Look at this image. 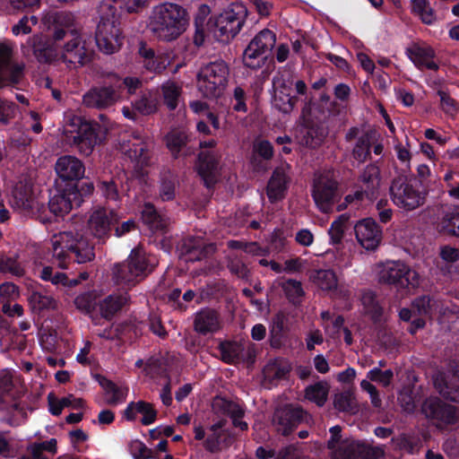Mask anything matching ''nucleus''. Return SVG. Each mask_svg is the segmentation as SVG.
I'll use <instances>...</instances> for the list:
<instances>
[{
	"label": "nucleus",
	"instance_id": "50",
	"mask_svg": "<svg viewBox=\"0 0 459 459\" xmlns=\"http://www.w3.org/2000/svg\"><path fill=\"white\" fill-rule=\"evenodd\" d=\"M224 426V422L220 420L214 423L209 429V435L204 441V447L210 452H217L220 450V439L221 437V429Z\"/></svg>",
	"mask_w": 459,
	"mask_h": 459
},
{
	"label": "nucleus",
	"instance_id": "18",
	"mask_svg": "<svg viewBox=\"0 0 459 459\" xmlns=\"http://www.w3.org/2000/svg\"><path fill=\"white\" fill-rule=\"evenodd\" d=\"M56 174L63 180H76L83 177L85 169L82 162L74 156L65 155L57 159L55 166Z\"/></svg>",
	"mask_w": 459,
	"mask_h": 459
},
{
	"label": "nucleus",
	"instance_id": "59",
	"mask_svg": "<svg viewBox=\"0 0 459 459\" xmlns=\"http://www.w3.org/2000/svg\"><path fill=\"white\" fill-rule=\"evenodd\" d=\"M13 48L6 43H0V88L4 86V71L9 65Z\"/></svg>",
	"mask_w": 459,
	"mask_h": 459
},
{
	"label": "nucleus",
	"instance_id": "39",
	"mask_svg": "<svg viewBox=\"0 0 459 459\" xmlns=\"http://www.w3.org/2000/svg\"><path fill=\"white\" fill-rule=\"evenodd\" d=\"M127 301V298L123 295H109L100 301V312L105 318L113 316L124 304Z\"/></svg>",
	"mask_w": 459,
	"mask_h": 459
},
{
	"label": "nucleus",
	"instance_id": "40",
	"mask_svg": "<svg viewBox=\"0 0 459 459\" xmlns=\"http://www.w3.org/2000/svg\"><path fill=\"white\" fill-rule=\"evenodd\" d=\"M215 404L221 406L224 409V411L232 419V422L235 427L239 428L241 430L247 429V423L246 421L240 420L244 415V411L238 404L221 398L216 399Z\"/></svg>",
	"mask_w": 459,
	"mask_h": 459
},
{
	"label": "nucleus",
	"instance_id": "20",
	"mask_svg": "<svg viewBox=\"0 0 459 459\" xmlns=\"http://www.w3.org/2000/svg\"><path fill=\"white\" fill-rule=\"evenodd\" d=\"M273 106L279 111L288 114L294 108L296 98L290 97V88L281 80L273 81Z\"/></svg>",
	"mask_w": 459,
	"mask_h": 459
},
{
	"label": "nucleus",
	"instance_id": "19",
	"mask_svg": "<svg viewBox=\"0 0 459 459\" xmlns=\"http://www.w3.org/2000/svg\"><path fill=\"white\" fill-rule=\"evenodd\" d=\"M303 414L304 411L299 407H286L278 410L273 419L276 430L282 435H288L302 420Z\"/></svg>",
	"mask_w": 459,
	"mask_h": 459
},
{
	"label": "nucleus",
	"instance_id": "52",
	"mask_svg": "<svg viewBox=\"0 0 459 459\" xmlns=\"http://www.w3.org/2000/svg\"><path fill=\"white\" fill-rule=\"evenodd\" d=\"M438 227L440 230L459 237V213H446L441 219Z\"/></svg>",
	"mask_w": 459,
	"mask_h": 459
},
{
	"label": "nucleus",
	"instance_id": "33",
	"mask_svg": "<svg viewBox=\"0 0 459 459\" xmlns=\"http://www.w3.org/2000/svg\"><path fill=\"white\" fill-rule=\"evenodd\" d=\"M312 281L324 291H334L338 287V279L333 270H316L311 275Z\"/></svg>",
	"mask_w": 459,
	"mask_h": 459
},
{
	"label": "nucleus",
	"instance_id": "1",
	"mask_svg": "<svg viewBox=\"0 0 459 459\" xmlns=\"http://www.w3.org/2000/svg\"><path fill=\"white\" fill-rule=\"evenodd\" d=\"M187 22V13L183 7L176 4H163L152 10L148 28L157 39L170 41L185 31Z\"/></svg>",
	"mask_w": 459,
	"mask_h": 459
},
{
	"label": "nucleus",
	"instance_id": "10",
	"mask_svg": "<svg viewBox=\"0 0 459 459\" xmlns=\"http://www.w3.org/2000/svg\"><path fill=\"white\" fill-rule=\"evenodd\" d=\"M336 189L337 181L333 172L325 171L316 174L312 195L321 212H329L332 210Z\"/></svg>",
	"mask_w": 459,
	"mask_h": 459
},
{
	"label": "nucleus",
	"instance_id": "34",
	"mask_svg": "<svg viewBox=\"0 0 459 459\" xmlns=\"http://www.w3.org/2000/svg\"><path fill=\"white\" fill-rule=\"evenodd\" d=\"M49 411L53 415H59L64 408L79 409L83 406V400L70 394L62 399L56 398L53 394L48 395Z\"/></svg>",
	"mask_w": 459,
	"mask_h": 459
},
{
	"label": "nucleus",
	"instance_id": "27",
	"mask_svg": "<svg viewBox=\"0 0 459 459\" xmlns=\"http://www.w3.org/2000/svg\"><path fill=\"white\" fill-rule=\"evenodd\" d=\"M137 413H141L143 415L141 421L143 425H150L156 420V411L151 403L143 401L130 403L124 411V415L127 420H134Z\"/></svg>",
	"mask_w": 459,
	"mask_h": 459
},
{
	"label": "nucleus",
	"instance_id": "57",
	"mask_svg": "<svg viewBox=\"0 0 459 459\" xmlns=\"http://www.w3.org/2000/svg\"><path fill=\"white\" fill-rule=\"evenodd\" d=\"M0 272L8 273L14 276H22L24 274V269L22 264L11 257L0 258Z\"/></svg>",
	"mask_w": 459,
	"mask_h": 459
},
{
	"label": "nucleus",
	"instance_id": "16",
	"mask_svg": "<svg viewBox=\"0 0 459 459\" xmlns=\"http://www.w3.org/2000/svg\"><path fill=\"white\" fill-rule=\"evenodd\" d=\"M361 182L363 184V190L357 191L353 195H347L345 198L346 202L351 203L354 199L362 200L364 196L368 199L373 198L380 186L378 168L374 165L368 166L361 175Z\"/></svg>",
	"mask_w": 459,
	"mask_h": 459
},
{
	"label": "nucleus",
	"instance_id": "56",
	"mask_svg": "<svg viewBox=\"0 0 459 459\" xmlns=\"http://www.w3.org/2000/svg\"><path fill=\"white\" fill-rule=\"evenodd\" d=\"M361 302L364 307L365 313L371 316L373 319L378 318L381 315V307L376 301L372 292H365L361 297Z\"/></svg>",
	"mask_w": 459,
	"mask_h": 459
},
{
	"label": "nucleus",
	"instance_id": "51",
	"mask_svg": "<svg viewBox=\"0 0 459 459\" xmlns=\"http://www.w3.org/2000/svg\"><path fill=\"white\" fill-rule=\"evenodd\" d=\"M100 297L97 291L82 293L75 298L74 304L78 309L90 313L95 308Z\"/></svg>",
	"mask_w": 459,
	"mask_h": 459
},
{
	"label": "nucleus",
	"instance_id": "64",
	"mask_svg": "<svg viewBox=\"0 0 459 459\" xmlns=\"http://www.w3.org/2000/svg\"><path fill=\"white\" fill-rule=\"evenodd\" d=\"M441 108L448 115L453 116L457 112V105L454 99L444 91H439Z\"/></svg>",
	"mask_w": 459,
	"mask_h": 459
},
{
	"label": "nucleus",
	"instance_id": "28",
	"mask_svg": "<svg viewBox=\"0 0 459 459\" xmlns=\"http://www.w3.org/2000/svg\"><path fill=\"white\" fill-rule=\"evenodd\" d=\"M434 385L442 395L455 401L457 399L455 394L459 390V371L451 376L437 375L434 378Z\"/></svg>",
	"mask_w": 459,
	"mask_h": 459
},
{
	"label": "nucleus",
	"instance_id": "6",
	"mask_svg": "<svg viewBox=\"0 0 459 459\" xmlns=\"http://www.w3.org/2000/svg\"><path fill=\"white\" fill-rule=\"evenodd\" d=\"M246 14L245 7L242 4H236L221 13L214 21L210 22L208 30L217 40L228 42L240 30Z\"/></svg>",
	"mask_w": 459,
	"mask_h": 459
},
{
	"label": "nucleus",
	"instance_id": "26",
	"mask_svg": "<svg viewBox=\"0 0 459 459\" xmlns=\"http://www.w3.org/2000/svg\"><path fill=\"white\" fill-rule=\"evenodd\" d=\"M220 321L215 311L204 309L198 312L195 318V330L201 334L213 333L220 329Z\"/></svg>",
	"mask_w": 459,
	"mask_h": 459
},
{
	"label": "nucleus",
	"instance_id": "60",
	"mask_svg": "<svg viewBox=\"0 0 459 459\" xmlns=\"http://www.w3.org/2000/svg\"><path fill=\"white\" fill-rule=\"evenodd\" d=\"M24 65L22 64H13L8 65L4 71V86L6 83H18L22 77Z\"/></svg>",
	"mask_w": 459,
	"mask_h": 459
},
{
	"label": "nucleus",
	"instance_id": "8",
	"mask_svg": "<svg viewBox=\"0 0 459 459\" xmlns=\"http://www.w3.org/2000/svg\"><path fill=\"white\" fill-rule=\"evenodd\" d=\"M229 69L223 61H215L201 69L197 76V87L205 97H219L227 84Z\"/></svg>",
	"mask_w": 459,
	"mask_h": 459
},
{
	"label": "nucleus",
	"instance_id": "35",
	"mask_svg": "<svg viewBox=\"0 0 459 459\" xmlns=\"http://www.w3.org/2000/svg\"><path fill=\"white\" fill-rule=\"evenodd\" d=\"M417 312L419 316H430L434 313L445 314L443 304L439 300L432 299L429 297L417 299L413 303V313Z\"/></svg>",
	"mask_w": 459,
	"mask_h": 459
},
{
	"label": "nucleus",
	"instance_id": "31",
	"mask_svg": "<svg viewBox=\"0 0 459 459\" xmlns=\"http://www.w3.org/2000/svg\"><path fill=\"white\" fill-rule=\"evenodd\" d=\"M75 195L76 193L72 190L54 195L48 204L50 212L60 217L69 213L73 208L72 199Z\"/></svg>",
	"mask_w": 459,
	"mask_h": 459
},
{
	"label": "nucleus",
	"instance_id": "36",
	"mask_svg": "<svg viewBox=\"0 0 459 459\" xmlns=\"http://www.w3.org/2000/svg\"><path fill=\"white\" fill-rule=\"evenodd\" d=\"M276 36L270 30L264 29L257 33L248 46L264 56L275 45Z\"/></svg>",
	"mask_w": 459,
	"mask_h": 459
},
{
	"label": "nucleus",
	"instance_id": "43",
	"mask_svg": "<svg viewBox=\"0 0 459 459\" xmlns=\"http://www.w3.org/2000/svg\"><path fill=\"white\" fill-rule=\"evenodd\" d=\"M100 385L108 395V403L109 404L115 405L126 400L128 393V389L126 387L117 386L111 381L105 378L100 381Z\"/></svg>",
	"mask_w": 459,
	"mask_h": 459
},
{
	"label": "nucleus",
	"instance_id": "47",
	"mask_svg": "<svg viewBox=\"0 0 459 459\" xmlns=\"http://www.w3.org/2000/svg\"><path fill=\"white\" fill-rule=\"evenodd\" d=\"M28 450L30 453L31 459H48L45 453L48 452L52 455L56 454V440L55 438H51L48 441L33 443L28 447Z\"/></svg>",
	"mask_w": 459,
	"mask_h": 459
},
{
	"label": "nucleus",
	"instance_id": "49",
	"mask_svg": "<svg viewBox=\"0 0 459 459\" xmlns=\"http://www.w3.org/2000/svg\"><path fill=\"white\" fill-rule=\"evenodd\" d=\"M412 11L420 16L426 24L435 22L436 16L428 0H411Z\"/></svg>",
	"mask_w": 459,
	"mask_h": 459
},
{
	"label": "nucleus",
	"instance_id": "24",
	"mask_svg": "<svg viewBox=\"0 0 459 459\" xmlns=\"http://www.w3.org/2000/svg\"><path fill=\"white\" fill-rule=\"evenodd\" d=\"M27 44L33 49V54L39 62H51L58 56L54 45L46 41L40 34L30 38Z\"/></svg>",
	"mask_w": 459,
	"mask_h": 459
},
{
	"label": "nucleus",
	"instance_id": "2",
	"mask_svg": "<svg viewBox=\"0 0 459 459\" xmlns=\"http://www.w3.org/2000/svg\"><path fill=\"white\" fill-rule=\"evenodd\" d=\"M117 7H122L120 2L106 0L99 8L100 21L96 31V44L105 54H112L121 46Z\"/></svg>",
	"mask_w": 459,
	"mask_h": 459
},
{
	"label": "nucleus",
	"instance_id": "3",
	"mask_svg": "<svg viewBox=\"0 0 459 459\" xmlns=\"http://www.w3.org/2000/svg\"><path fill=\"white\" fill-rule=\"evenodd\" d=\"M65 141L83 155H90L99 143L96 128L91 123L73 114L65 117L63 126Z\"/></svg>",
	"mask_w": 459,
	"mask_h": 459
},
{
	"label": "nucleus",
	"instance_id": "42",
	"mask_svg": "<svg viewBox=\"0 0 459 459\" xmlns=\"http://www.w3.org/2000/svg\"><path fill=\"white\" fill-rule=\"evenodd\" d=\"M29 302L33 310H54L57 308V300L51 295L43 294L39 291H33Z\"/></svg>",
	"mask_w": 459,
	"mask_h": 459
},
{
	"label": "nucleus",
	"instance_id": "17",
	"mask_svg": "<svg viewBox=\"0 0 459 459\" xmlns=\"http://www.w3.org/2000/svg\"><path fill=\"white\" fill-rule=\"evenodd\" d=\"M118 100V95L110 87H100L90 90L83 95L82 102L89 108H105Z\"/></svg>",
	"mask_w": 459,
	"mask_h": 459
},
{
	"label": "nucleus",
	"instance_id": "41",
	"mask_svg": "<svg viewBox=\"0 0 459 459\" xmlns=\"http://www.w3.org/2000/svg\"><path fill=\"white\" fill-rule=\"evenodd\" d=\"M221 359L227 363H238L243 358L245 347L242 343L227 342L220 345Z\"/></svg>",
	"mask_w": 459,
	"mask_h": 459
},
{
	"label": "nucleus",
	"instance_id": "14",
	"mask_svg": "<svg viewBox=\"0 0 459 459\" xmlns=\"http://www.w3.org/2000/svg\"><path fill=\"white\" fill-rule=\"evenodd\" d=\"M358 242L367 250H375L381 242L382 230L370 218L359 221L354 227Z\"/></svg>",
	"mask_w": 459,
	"mask_h": 459
},
{
	"label": "nucleus",
	"instance_id": "63",
	"mask_svg": "<svg viewBox=\"0 0 459 459\" xmlns=\"http://www.w3.org/2000/svg\"><path fill=\"white\" fill-rule=\"evenodd\" d=\"M342 451L352 452V454L351 455V456L348 459L356 458L365 449V447L359 442L354 441V440H349V439H344L343 441H342L340 443V445L337 446V447H342Z\"/></svg>",
	"mask_w": 459,
	"mask_h": 459
},
{
	"label": "nucleus",
	"instance_id": "54",
	"mask_svg": "<svg viewBox=\"0 0 459 459\" xmlns=\"http://www.w3.org/2000/svg\"><path fill=\"white\" fill-rule=\"evenodd\" d=\"M265 57L266 56L261 53L247 46L244 51L243 62L246 66L255 69L264 65Z\"/></svg>",
	"mask_w": 459,
	"mask_h": 459
},
{
	"label": "nucleus",
	"instance_id": "62",
	"mask_svg": "<svg viewBox=\"0 0 459 459\" xmlns=\"http://www.w3.org/2000/svg\"><path fill=\"white\" fill-rule=\"evenodd\" d=\"M19 296L18 288L11 282L3 283L0 286V302L7 304L9 300L15 299Z\"/></svg>",
	"mask_w": 459,
	"mask_h": 459
},
{
	"label": "nucleus",
	"instance_id": "5",
	"mask_svg": "<svg viewBox=\"0 0 459 459\" xmlns=\"http://www.w3.org/2000/svg\"><path fill=\"white\" fill-rule=\"evenodd\" d=\"M155 265L154 260L140 248L132 250L127 261L117 265L113 273L118 283L133 285L142 281Z\"/></svg>",
	"mask_w": 459,
	"mask_h": 459
},
{
	"label": "nucleus",
	"instance_id": "61",
	"mask_svg": "<svg viewBox=\"0 0 459 459\" xmlns=\"http://www.w3.org/2000/svg\"><path fill=\"white\" fill-rule=\"evenodd\" d=\"M134 108L142 115H150L156 111L157 103L155 100L142 97L134 102Z\"/></svg>",
	"mask_w": 459,
	"mask_h": 459
},
{
	"label": "nucleus",
	"instance_id": "21",
	"mask_svg": "<svg viewBox=\"0 0 459 459\" xmlns=\"http://www.w3.org/2000/svg\"><path fill=\"white\" fill-rule=\"evenodd\" d=\"M288 185L287 168H277L267 185L266 194L271 202L281 200L286 193Z\"/></svg>",
	"mask_w": 459,
	"mask_h": 459
},
{
	"label": "nucleus",
	"instance_id": "29",
	"mask_svg": "<svg viewBox=\"0 0 459 459\" xmlns=\"http://www.w3.org/2000/svg\"><path fill=\"white\" fill-rule=\"evenodd\" d=\"M378 137L379 134L373 128H369L361 132V134L359 135L358 142L353 149L352 157L359 163L365 161L369 154L370 143L377 141Z\"/></svg>",
	"mask_w": 459,
	"mask_h": 459
},
{
	"label": "nucleus",
	"instance_id": "58",
	"mask_svg": "<svg viewBox=\"0 0 459 459\" xmlns=\"http://www.w3.org/2000/svg\"><path fill=\"white\" fill-rule=\"evenodd\" d=\"M367 377L370 381L387 386L393 379L394 373L391 369L382 371L379 368H374L368 372Z\"/></svg>",
	"mask_w": 459,
	"mask_h": 459
},
{
	"label": "nucleus",
	"instance_id": "45",
	"mask_svg": "<svg viewBox=\"0 0 459 459\" xmlns=\"http://www.w3.org/2000/svg\"><path fill=\"white\" fill-rule=\"evenodd\" d=\"M330 435L328 448L332 451L333 459H348L352 452L342 451V446L337 447L344 440L341 437V428L339 426L332 427L330 429Z\"/></svg>",
	"mask_w": 459,
	"mask_h": 459
},
{
	"label": "nucleus",
	"instance_id": "44",
	"mask_svg": "<svg viewBox=\"0 0 459 459\" xmlns=\"http://www.w3.org/2000/svg\"><path fill=\"white\" fill-rule=\"evenodd\" d=\"M164 103L169 109H175L180 100L181 87L175 82L168 81L162 85Z\"/></svg>",
	"mask_w": 459,
	"mask_h": 459
},
{
	"label": "nucleus",
	"instance_id": "9",
	"mask_svg": "<svg viewBox=\"0 0 459 459\" xmlns=\"http://www.w3.org/2000/svg\"><path fill=\"white\" fill-rule=\"evenodd\" d=\"M393 203L405 212L413 211L425 202V196L420 190L415 179L399 178L394 180L390 187Z\"/></svg>",
	"mask_w": 459,
	"mask_h": 459
},
{
	"label": "nucleus",
	"instance_id": "13",
	"mask_svg": "<svg viewBox=\"0 0 459 459\" xmlns=\"http://www.w3.org/2000/svg\"><path fill=\"white\" fill-rule=\"evenodd\" d=\"M92 56V51L86 47L84 41L79 37H75L67 41L60 55V59L67 65L69 68H74L78 65L87 64Z\"/></svg>",
	"mask_w": 459,
	"mask_h": 459
},
{
	"label": "nucleus",
	"instance_id": "37",
	"mask_svg": "<svg viewBox=\"0 0 459 459\" xmlns=\"http://www.w3.org/2000/svg\"><path fill=\"white\" fill-rule=\"evenodd\" d=\"M290 364L282 359L270 360L264 368L263 374L265 380L273 382L284 377L290 371Z\"/></svg>",
	"mask_w": 459,
	"mask_h": 459
},
{
	"label": "nucleus",
	"instance_id": "46",
	"mask_svg": "<svg viewBox=\"0 0 459 459\" xmlns=\"http://www.w3.org/2000/svg\"><path fill=\"white\" fill-rule=\"evenodd\" d=\"M333 404L335 409L341 411L355 413L358 411L355 395L350 391L335 394Z\"/></svg>",
	"mask_w": 459,
	"mask_h": 459
},
{
	"label": "nucleus",
	"instance_id": "38",
	"mask_svg": "<svg viewBox=\"0 0 459 459\" xmlns=\"http://www.w3.org/2000/svg\"><path fill=\"white\" fill-rule=\"evenodd\" d=\"M142 219L152 230H162L169 223V220L158 214L151 204H144L142 211Z\"/></svg>",
	"mask_w": 459,
	"mask_h": 459
},
{
	"label": "nucleus",
	"instance_id": "15",
	"mask_svg": "<svg viewBox=\"0 0 459 459\" xmlns=\"http://www.w3.org/2000/svg\"><path fill=\"white\" fill-rule=\"evenodd\" d=\"M152 143L140 135H132L121 143L122 152L139 165L147 164Z\"/></svg>",
	"mask_w": 459,
	"mask_h": 459
},
{
	"label": "nucleus",
	"instance_id": "12",
	"mask_svg": "<svg viewBox=\"0 0 459 459\" xmlns=\"http://www.w3.org/2000/svg\"><path fill=\"white\" fill-rule=\"evenodd\" d=\"M422 412L438 427L455 423L459 419V411L455 406L446 404L437 397L424 402Z\"/></svg>",
	"mask_w": 459,
	"mask_h": 459
},
{
	"label": "nucleus",
	"instance_id": "7",
	"mask_svg": "<svg viewBox=\"0 0 459 459\" xmlns=\"http://www.w3.org/2000/svg\"><path fill=\"white\" fill-rule=\"evenodd\" d=\"M376 273L380 282L393 284L398 288H416L420 285L419 273L405 264L387 261L378 264Z\"/></svg>",
	"mask_w": 459,
	"mask_h": 459
},
{
	"label": "nucleus",
	"instance_id": "11",
	"mask_svg": "<svg viewBox=\"0 0 459 459\" xmlns=\"http://www.w3.org/2000/svg\"><path fill=\"white\" fill-rule=\"evenodd\" d=\"M117 212L100 204L94 205L88 212V229L97 238L106 237L111 226L118 221Z\"/></svg>",
	"mask_w": 459,
	"mask_h": 459
},
{
	"label": "nucleus",
	"instance_id": "55",
	"mask_svg": "<svg viewBox=\"0 0 459 459\" xmlns=\"http://www.w3.org/2000/svg\"><path fill=\"white\" fill-rule=\"evenodd\" d=\"M281 287L288 297L292 302H297L303 296L304 291L301 283L295 280H288L281 284Z\"/></svg>",
	"mask_w": 459,
	"mask_h": 459
},
{
	"label": "nucleus",
	"instance_id": "23",
	"mask_svg": "<svg viewBox=\"0 0 459 459\" xmlns=\"http://www.w3.org/2000/svg\"><path fill=\"white\" fill-rule=\"evenodd\" d=\"M12 205L14 209L28 212L34 207L32 197V185L25 180L17 183L13 190Z\"/></svg>",
	"mask_w": 459,
	"mask_h": 459
},
{
	"label": "nucleus",
	"instance_id": "48",
	"mask_svg": "<svg viewBox=\"0 0 459 459\" xmlns=\"http://www.w3.org/2000/svg\"><path fill=\"white\" fill-rule=\"evenodd\" d=\"M348 219L346 215L342 214L333 221L328 230L331 244L338 245L342 242L347 228Z\"/></svg>",
	"mask_w": 459,
	"mask_h": 459
},
{
	"label": "nucleus",
	"instance_id": "4",
	"mask_svg": "<svg viewBox=\"0 0 459 459\" xmlns=\"http://www.w3.org/2000/svg\"><path fill=\"white\" fill-rule=\"evenodd\" d=\"M54 255L59 259L65 257L68 251L75 254L78 263H86L94 258L93 248L77 230H70L53 236Z\"/></svg>",
	"mask_w": 459,
	"mask_h": 459
},
{
	"label": "nucleus",
	"instance_id": "53",
	"mask_svg": "<svg viewBox=\"0 0 459 459\" xmlns=\"http://www.w3.org/2000/svg\"><path fill=\"white\" fill-rule=\"evenodd\" d=\"M167 146L173 155H177L181 148L186 144L187 136L183 132H171L167 137Z\"/></svg>",
	"mask_w": 459,
	"mask_h": 459
},
{
	"label": "nucleus",
	"instance_id": "32",
	"mask_svg": "<svg viewBox=\"0 0 459 459\" xmlns=\"http://www.w3.org/2000/svg\"><path fill=\"white\" fill-rule=\"evenodd\" d=\"M329 392L330 385L328 382L319 381L305 388L304 397L306 400L321 407L327 401Z\"/></svg>",
	"mask_w": 459,
	"mask_h": 459
},
{
	"label": "nucleus",
	"instance_id": "30",
	"mask_svg": "<svg viewBox=\"0 0 459 459\" xmlns=\"http://www.w3.org/2000/svg\"><path fill=\"white\" fill-rule=\"evenodd\" d=\"M40 278L44 281H51L54 285H62L64 287L72 288L76 286L82 280H86L88 278V273H81L80 280L77 278L70 280L65 273L55 272L52 267L46 266L40 272Z\"/></svg>",
	"mask_w": 459,
	"mask_h": 459
},
{
	"label": "nucleus",
	"instance_id": "22",
	"mask_svg": "<svg viewBox=\"0 0 459 459\" xmlns=\"http://www.w3.org/2000/svg\"><path fill=\"white\" fill-rule=\"evenodd\" d=\"M410 59L420 68L437 70V64L435 62V52L428 45L415 44L408 49Z\"/></svg>",
	"mask_w": 459,
	"mask_h": 459
},
{
	"label": "nucleus",
	"instance_id": "25",
	"mask_svg": "<svg viewBox=\"0 0 459 459\" xmlns=\"http://www.w3.org/2000/svg\"><path fill=\"white\" fill-rule=\"evenodd\" d=\"M325 136V131L318 126H302L296 131V140L299 143L315 148L318 146Z\"/></svg>",
	"mask_w": 459,
	"mask_h": 459
}]
</instances>
